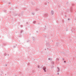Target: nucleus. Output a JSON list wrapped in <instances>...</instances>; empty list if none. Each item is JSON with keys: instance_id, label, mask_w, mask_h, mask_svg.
Returning a JSON list of instances; mask_svg holds the SVG:
<instances>
[{"instance_id": "3", "label": "nucleus", "mask_w": 76, "mask_h": 76, "mask_svg": "<svg viewBox=\"0 0 76 76\" xmlns=\"http://www.w3.org/2000/svg\"><path fill=\"white\" fill-rule=\"evenodd\" d=\"M64 62H66V61H64Z\"/></svg>"}, {"instance_id": "1", "label": "nucleus", "mask_w": 76, "mask_h": 76, "mask_svg": "<svg viewBox=\"0 0 76 76\" xmlns=\"http://www.w3.org/2000/svg\"><path fill=\"white\" fill-rule=\"evenodd\" d=\"M43 69L44 70V71L45 72H46V71L45 70V69H46V67L45 66H44L43 67Z\"/></svg>"}, {"instance_id": "2", "label": "nucleus", "mask_w": 76, "mask_h": 76, "mask_svg": "<svg viewBox=\"0 0 76 76\" xmlns=\"http://www.w3.org/2000/svg\"><path fill=\"white\" fill-rule=\"evenodd\" d=\"M57 70H58V72L59 71V68H58Z\"/></svg>"}]
</instances>
